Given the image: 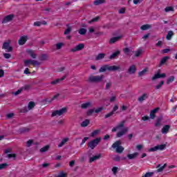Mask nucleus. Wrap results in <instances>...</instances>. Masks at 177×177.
Returning a JSON list of instances; mask_svg holds the SVG:
<instances>
[{
  "instance_id": "nucleus-1",
  "label": "nucleus",
  "mask_w": 177,
  "mask_h": 177,
  "mask_svg": "<svg viewBox=\"0 0 177 177\" xmlns=\"http://www.w3.org/2000/svg\"><path fill=\"white\" fill-rule=\"evenodd\" d=\"M120 68L117 66L104 65L99 69V73H104L106 71H117Z\"/></svg>"
},
{
  "instance_id": "nucleus-2",
  "label": "nucleus",
  "mask_w": 177,
  "mask_h": 177,
  "mask_svg": "<svg viewBox=\"0 0 177 177\" xmlns=\"http://www.w3.org/2000/svg\"><path fill=\"white\" fill-rule=\"evenodd\" d=\"M104 78V75H96V76L91 75V76L88 77V82H95V83L102 82V81H103Z\"/></svg>"
},
{
  "instance_id": "nucleus-3",
  "label": "nucleus",
  "mask_w": 177,
  "mask_h": 177,
  "mask_svg": "<svg viewBox=\"0 0 177 177\" xmlns=\"http://www.w3.org/2000/svg\"><path fill=\"white\" fill-rule=\"evenodd\" d=\"M101 140V138H97L94 140H92L87 144V147H89L90 149H91V150H93V149H95V147H96V146H97V145L100 143Z\"/></svg>"
},
{
  "instance_id": "nucleus-4",
  "label": "nucleus",
  "mask_w": 177,
  "mask_h": 177,
  "mask_svg": "<svg viewBox=\"0 0 177 177\" xmlns=\"http://www.w3.org/2000/svg\"><path fill=\"white\" fill-rule=\"evenodd\" d=\"M121 140H118L112 145L113 149H116V153H121L124 151V148L121 146Z\"/></svg>"
},
{
  "instance_id": "nucleus-5",
  "label": "nucleus",
  "mask_w": 177,
  "mask_h": 177,
  "mask_svg": "<svg viewBox=\"0 0 177 177\" xmlns=\"http://www.w3.org/2000/svg\"><path fill=\"white\" fill-rule=\"evenodd\" d=\"M2 49H5L6 52H12L13 47L10 46V40H8L3 44Z\"/></svg>"
},
{
  "instance_id": "nucleus-6",
  "label": "nucleus",
  "mask_w": 177,
  "mask_h": 177,
  "mask_svg": "<svg viewBox=\"0 0 177 177\" xmlns=\"http://www.w3.org/2000/svg\"><path fill=\"white\" fill-rule=\"evenodd\" d=\"M66 111H67V108H62L59 110L54 111L51 115L52 117H56V115H63Z\"/></svg>"
},
{
  "instance_id": "nucleus-7",
  "label": "nucleus",
  "mask_w": 177,
  "mask_h": 177,
  "mask_svg": "<svg viewBox=\"0 0 177 177\" xmlns=\"http://www.w3.org/2000/svg\"><path fill=\"white\" fill-rule=\"evenodd\" d=\"M167 147V145H160L149 149V151H157V150H164Z\"/></svg>"
},
{
  "instance_id": "nucleus-8",
  "label": "nucleus",
  "mask_w": 177,
  "mask_h": 177,
  "mask_svg": "<svg viewBox=\"0 0 177 177\" xmlns=\"http://www.w3.org/2000/svg\"><path fill=\"white\" fill-rule=\"evenodd\" d=\"M85 48V44H80L75 46L74 48L71 49V52H78L80 50H82Z\"/></svg>"
},
{
  "instance_id": "nucleus-9",
  "label": "nucleus",
  "mask_w": 177,
  "mask_h": 177,
  "mask_svg": "<svg viewBox=\"0 0 177 177\" xmlns=\"http://www.w3.org/2000/svg\"><path fill=\"white\" fill-rule=\"evenodd\" d=\"M13 19H15V15L10 14L4 17V19L2 21V23L3 24H5L6 23H8V21H12Z\"/></svg>"
},
{
  "instance_id": "nucleus-10",
  "label": "nucleus",
  "mask_w": 177,
  "mask_h": 177,
  "mask_svg": "<svg viewBox=\"0 0 177 177\" xmlns=\"http://www.w3.org/2000/svg\"><path fill=\"white\" fill-rule=\"evenodd\" d=\"M27 39H28V37L26 35L21 36L18 40L19 45H24L27 42Z\"/></svg>"
},
{
  "instance_id": "nucleus-11",
  "label": "nucleus",
  "mask_w": 177,
  "mask_h": 177,
  "mask_svg": "<svg viewBox=\"0 0 177 177\" xmlns=\"http://www.w3.org/2000/svg\"><path fill=\"white\" fill-rule=\"evenodd\" d=\"M167 77V75L165 73H157L155 74L153 77H152V81H154L155 80H158V78H165Z\"/></svg>"
},
{
  "instance_id": "nucleus-12",
  "label": "nucleus",
  "mask_w": 177,
  "mask_h": 177,
  "mask_svg": "<svg viewBox=\"0 0 177 177\" xmlns=\"http://www.w3.org/2000/svg\"><path fill=\"white\" fill-rule=\"evenodd\" d=\"M128 129H129L128 127H125L121 131L118 132L116 134L117 138H121V136H123V135H125V133L128 132Z\"/></svg>"
},
{
  "instance_id": "nucleus-13",
  "label": "nucleus",
  "mask_w": 177,
  "mask_h": 177,
  "mask_svg": "<svg viewBox=\"0 0 177 177\" xmlns=\"http://www.w3.org/2000/svg\"><path fill=\"white\" fill-rule=\"evenodd\" d=\"M64 80H66V75L63 76L62 78L52 81L50 84L51 85H57V84H59L62 81H64Z\"/></svg>"
},
{
  "instance_id": "nucleus-14",
  "label": "nucleus",
  "mask_w": 177,
  "mask_h": 177,
  "mask_svg": "<svg viewBox=\"0 0 177 177\" xmlns=\"http://www.w3.org/2000/svg\"><path fill=\"white\" fill-rule=\"evenodd\" d=\"M149 98V93H144L140 97L138 98V102L142 103L144 100Z\"/></svg>"
},
{
  "instance_id": "nucleus-15",
  "label": "nucleus",
  "mask_w": 177,
  "mask_h": 177,
  "mask_svg": "<svg viewBox=\"0 0 177 177\" xmlns=\"http://www.w3.org/2000/svg\"><path fill=\"white\" fill-rule=\"evenodd\" d=\"M160 110V108H156L150 112V118L151 120H154L156 118V113H157Z\"/></svg>"
},
{
  "instance_id": "nucleus-16",
  "label": "nucleus",
  "mask_w": 177,
  "mask_h": 177,
  "mask_svg": "<svg viewBox=\"0 0 177 177\" xmlns=\"http://www.w3.org/2000/svg\"><path fill=\"white\" fill-rule=\"evenodd\" d=\"M121 39V36L112 37L109 40L110 45H113V44H115L118 41H120Z\"/></svg>"
},
{
  "instance_id": "nucleus-17",
  "label": "nucleus",
  "mask_w": 177,
  "mask_h": 177,
  "mask_svg": "<svg viewBox=\"0 0 177 177\" xmlns=\"http://www.w3.org/2000/svg\"><path fill=\"white\" fill-rule=\"evenodd\" d=\"M129 74H135L136 73V66L135 65H131L128 70Z\"/></svg>"
},
{
  "instance_id": "nucleus-18",
  "label": "nucleus",
  "mask_w": 177,
  "mask_h": 177,
  "mask_svg": "<svg viewBox=\"0 0 177 177\" xmlns=\"http://www.w3.org/2000/svg\"><path fill=\"white\" fill-rule=\"evenodd\" d=\"M26 52L29 54L30 57H32V59H37V54L35 53V51L32 50H26Z\"/></svg>"
},
{
  "instance_id": "nucleus-19",
  "label": "nucleus",
  "mask_w": 177,
  "mask_h": 177,
  "mask_svg": "<svg viewBox=\"0 0 177 177\" xmlns=\"http://www.w3.org/2000/svg\"><path fill=\"white\" fill-rule=\"evenodd\" d=\"M162 121V116L158 117L155 122V127L157 128L161 127V122Z\"/></svg>"
},
{
  "instance_id": "nucleus-20",
  "label": "nucleus",
  "mask_w": 177,
  "mask_h": 177,
  "mask_svg": "<svg viewBox=\"0 0 177 177\" xmlns=\"http://www.w3.org/2000/svg\"><path fill=\"white\" fill-rule=\"evenodd\" d=\"M123 52L124 53H125V55H127L129 56H131L133 53H135L134 51L131 50L129 48H124Z\"/></svg>"
},
{
  "instance_id": "nucleus-21",
  "label": "nucleus",
  "mask_w": 177,
  "mask_h": 177,
  "mask_svg": "<svg viewBox=\"0 0 177 177\" xmlns=\"http://www.w3.org/2000/svg\"><path fill=\"white\" fill-rule=\"evenodd\" d=\"M170 128H171V126L165 125L162 129V133H168V132H169Z\"/></svg>"
},
{
  "instance_id": "nucleus-22",
  "label": "nucleus",
  "mask_w": 177,
  "mask_h": 177,
  "mask_svg": "<svg viewBox=\"0 0 177 177\" xmlns=\"http://www.w3.org/2000/svg\"><path fill=\"white\" fill-rule=\"evenodd\" d=\"M138 156H139V153L136 152L132 154H128L127 157H128L129 160H133V158H136L138 157Z\"/></svg>"
},
{
  "instance_id": "nucleus-23",
  "label": "nucleus",
  "mask_w": 177,
  "mask_h": 177,
  "mask_svg": "<svg viewBox=\"0 0 177 177\" xmlns=\"http://www.w3.org/2000/svg\"><path fill=\"white\" fill-rule=\"evenodd\" d=\"M120 50H117L116 52L113 53L112 55H110L109 59L111 60L115 59V57H117L120 55Z\"/></svg>"
},
{
  "instance_id": "nucleus-24",
  "label": "nucleus",
  "mask_w": 177,
  "mask_h": 177,
  "mask_svg": "<svg viewBox=\"0 0 177 177\" xmlns=\"http://www.w3.org/2000/svg\"><path fill=\"white\" fill-rule=\"evenodd\" d=\"M88 107H92V104L91 102H86L81 105V108L84 110H85V109H88Z\"/></svg>"
},
{
  "instance_id": "nucleus-25",
  "label": "nucleus",
  "mask_w": 177,
  "mask_h": 177,
  "mask_svg": "<svg viewBox=\"0 0 177 177\" xmlns=\"http://www.w3.org/2000/svg\"><path fill=\"white\" fill-rule=\"evenodd\" d=\"M102 157V155L99 154L97 156H93L90 158L89 162H93V161H96V160H99Z\"/></svg>"
},
{
  "instance_id": "nucleus-26",
  "label": "nucleus",
  "mask_w": 177,
  "mask_h": 177,
  "mask_svg": "<svg viewBox=\"0 0 177 177\" xmlns=\"http://www.w3.org/2000/svg\"><path fill=\"white\" fill-rule=\"evenodd\" d=\"M168 59H169V57H164L161 59V61H160V62L159 64V67H161V66L165 64V63H167V61L168 60Z\"/></svg>"
},
{
  "instance_id": "nucleus-27",
  "label": "nucleus",
  "mask_w": 177,
  "mask_h": 177,
  "mask_svg": "<svg viewBox=\"0 0 177 177\" xmlns=\"http://www.w3.org/2000/svg\"><path fill=\"white\" fill-rule=\"evenodd\" d=\"M99 133H100V129H96L91 133L90 136L91 138H95V136H97Z\"/></svg>"
},
{
  "instance_id": "nucleus-28",
  "label": "nucleus",
  "mask_w": 177,
  "mask_h": 177,
  "mask_svg": "<svg viewBox=\"0 0 177 177\" xmlns=\"http://www.w3.org/2000/svg\"><path fill=\"white\" fill-rule=\"evenodd\" d=\"M90 121L88 119H86L84 121H83L82 123H81V127H82L83 128H85V127H88L90 124Z\"/></svg>"
},
{
  "instance_id": "nucleus-29",
  "label": "nucleus",
  "mask_w": 177,
  "mask_h": 177,
  "mask_svg": "<svg viewBox=\"0 0 177 177\" xmlns=\"http://www.w3.org/2000/svg\"><path fill=\"white\" fill-rule=\"evenodd\" d=\"M67 142H68V138L63 139L61 141V142L58 145V147H63V146H64V145H66V143H67Z\"/></svg>"
},
{
  "instance_id": "nucleus-30",
  "label": "nucleus",
  "mask_w": 177,
  "mask_h": 177,
  "mask_svg": "<svg viewBox=\"0 0 177 177\" xmlns=\"http://www.w3.org/2000/svg\"><path fill=\"white\" fill-rule=\"evenodd\" d=\"M174 35V32L172 30H169L168 32H167V35L166 36V38L168 41H170V39H171L172 38V36Z\"/></svg>"
},
{
  "instance_id": "nucleus-31",
  "label": "nucleus",
  "mask_w": 177,
  "mask_h": 177,
  "mask_svg": "<svg viewBox=\"0 0 177 177\" xmlns=\"http://www.w3.org/2000/svg\"><path fill=\"white\" fill-rule=\"evenodd\" d=\"M104 56H106V54H104V53H100L95 57V60H102V59H104Z\"/></svg>"
},
{
  "instance_id": "nucleus-32",
  "label": "nucleus",
  "mask_w": 177,
  "mask_h": 177,
  "mask_svg": "<svg viewBox=\"0 0 177 177\" xmlns=\"http://www.w3.org/2000/svg\"><path fill=\"white\" fill-rule=\"evenodd\" d=\"M35 107V102H30L28 105V110H32Z\"/></svg>"
},
{
  "instance_id": "nucleus-33",
  "label": "nucleus",
  "mask_w": 177,
  "mask_h": 177,
  "mask_svg": "<svg viewBox=\"0 0 177 177\" xmlns=\"http://www.w3.org/2000/svg\"><path fill=\"white\" fill-rule=\"evenodd\" d=\"M67 28L64 32V35H68L70 32H71V26H68V25H66Z\"/></svg>"
},
{
  "instance_id": "nucleus-34",
  "label": "nucleus",
  "mask_w": 177,
  "mask_h": 177,
  "mask_svg": "<svg viewBox=\"0 0 177 177\" xmlns=\"http://www.w3.org/2000/svg\"><path fill=\"white\" fill-rule=\"evenodd\" d=\"M175 9L172 6H168L165 8V12H174Z\"/></svg>"
},
{
  "instance_id": "nucleus-35",
  "label": "nucleus",
  "mask_w": 177,
  "mask_h": 177,
  "mask_svg": "<svg viewBox=\"0 0 177 177\" xmlns=\"http://www.w3.org/2000/svg\"><path fill=\"white\" fill-rule=\"evenodd\" d=\"M101 3H104V0H95L93 2V4L95 5V6H97L98 5H101Z\"/></svg>"
},
{
  "instance_id": "nucleus-36",
  "label": "nucleus",
  "mask_w": 177,
  "mask_h": 177,
  "mask_svg": "<svg viewBox=\"0 0 177 177\" xmlns=\"http://www.w3.org/2000/svg\"><path fill=\"white\" fill-rule=\"evenodd\" d=\"M25 66L27 67L30 66V64H32V59H26L24 62Z\"/></svg>"
},
{
  "instance_id": "nucleus-37",
  "label": "nucleus",
  "mask_w": 177,
  "mask_h": 177,
  "mask_svg": "<svg viewBox=\"0 0 177 177\" xmlns=\"http://www.w3.org/2000/svg\"><path fill=\"white\" fill-rule=\"evenodd\" d=\"M40 60H41L42 62L45 61V60H48V55L41 54L40 56Z\"/></svg>"
},
{
  "instance_id": "nucleus-38",
  "label": "nucleus",
  "mask_w": 177,
  "mask_h": 177,
  "mask_svg": "<svg viewBox=\"0 0 177 177\" xmlns=\"http://www.w3.org/2000/svg\"><path fill=\"white\" fill-rule=\"evenodd\" d=\"M21 88H22V91H30V89H31V85L26 84L23 87H21Z\"/></svg>"
},
{
  "instance_id": "nucleus-39",
  "label": "nucleus",
  "mask_w": 177,
  "mask_h": 177,
  "mask_svg": "<svg viewBox=\"0 0 177 177\" xmlns=\"http://www.w3.org/2000/svg\"><path fill=\"white\" fill-rule=\"evenodd\" d=\"M149 28H150V25H149V24L142 25L140 27V29L142 30L143 31H145L146 30H149Z\"/></svg>"
},
{
  "instance_id": "nucleus-40",
  "label": "nucleus",
  "mask_w": 177,
  "mask_h": 177,
  "mask_svg": "<svg viewBox=\"0 0 177 177\" xmlns=\"http://www.w3.org/2000/svg\"><path fill=\"white\" fill-rule=\"evenodd\" d=\"M79 34H80V35H85V34H86V29H85V28H80L79 30Z\"/></svg>"
},
{
  "instance_id": "nucleus-41",
  "label": "nucleus",
  "mask_w": 177,
  "mask_h": 177,
  "mask_svg": "<svg viewBox=\"0 0 177 177\" xmlns=\"http://www.w3.org/2000/svg\"><path fill=\"white\" fill-rule=\"evenodd\" d=\"M49 150V145H46L40 149L41 153H45Z\"/></svg>"
},
{
  "instance_id": "nucleus-42",
  "label": "nucleus",
  "mask_w": 177,
  "mask_h": 177,
  "mask_svg": "<svg viewBox=\"0 0 177 177\" xmlns=\"http://www.w3.org/2000/svg\"><path fill=\"white\" fill-rule=\"evenodd\" d=\"M39 65H41V62L37 60H32V66L33 67H35V66H39Z\"/></svg>"
},
{
  "instance_id": "nucleus-43",
  "label": "nucleus",
  "mask_w": 177,
  "mask_h": 177,
  "mask_svg": "<svg viewBox=\"0 0 177 177\" xmlns=\"http://www.w3.org/2000/svg\"><path fill=\"white\" fill-rule=\"evenodd\" d=\"M64 46V43H58L56 44V49L57 50H59L62 47Z\"/></svg>"
},
{
  "instance_id": "nucleus-44",
  "label": "nucleus",
  "mask_w": 177,
  "mask_h": 177,
  "mask_svg": "<svg viewBox=\"0 0 177 177\" xmlns=\"http://www.w3.org/2000/svg\"><path fill=\"white\" fill-rule=\"evenodd\" d=\"M164 85V81H161L158 85L155 86L156 89H160V88Z\"/></svg>"
},
{
  "instance_id": "nucleus-45",
  "label": "nucleus",
  "mask_w": 177,
  "mask_h": 177,
  "mask_svg": "<svg viewBox=\"0 0 177 177\" xmlns=\"http://www.w3.org/2000/svg\"><path fill=\"white\" fill-rule=\"evenodd\" d=\"M167 167V163H165L163 166L160 167L159 169H157V172H162L165 167Z\"/></svg>"
},
{
  "instance_id": "nucleus-46",
  "label": "nucleus",
  "mask_w": 177,
  "mask_h": 177,
  "mask_svg": "<svg viewBox=\"0 0 177 177\" xmlns=\"http://www.w3.org/2000/svg\"><path fill=\"white\" fill-rule=\"evenodd\" d=\"M8 158H16L17 157V155L16 153H9L7 155Z\"/></svg>"
},
{
  "instance_id": "nucleus-47",
  "label": "nucleus",
  "mask_w": 177,
  "mask_h": 177,
  "mask_svg": "<svg viewBox=\"0 0 177 177\" xmlns=\"http://www.w3.org/2000/svg\"><path fill=\"white\" fill-rule=\"evenodd\" d=\"M95 111V109H89L86 112V115L91 116L92 114H93V112Z\"/></svg>"
},
{
  "instance_id": "nucleus-48",
  "label": "nucleus",
  "mask_w": 177,
  "mask_h": 177,
  "mask_svg": "<svg viewBox=\"0 0 177 177\" xmlns=\"http://www.w3.org/2000/svg\"><path fill=\"white\" fill-rule=\"evenodd\" d=\"M28 107H24L22 108L19 110V113H28Z\"/></svg>"
},
{
  "instance_id": "nucleus-49",
  "label": "nucleus",
  "mask_w": 177,
  "mask_h": 177,
  "mask_svg": "<svg viewBox=\"0 0 177 177\" xmlns=\"http://www.w3.org/2000/svg\"><path fill=\"white\" fill-rule=\"evenodd\" d=\"M154 175V173L153 172H147L145 174V176H142V177H151Z\"/></svg>"
},
{
  "instance_id": "nucleus-50",
  "label": "nucleus",
  "mask_w": 177,
  "mask_h": 177,
  "mask_svg": "<svg viewBox=\"0 0 177 177\" xmlns=\"http://www.w3.org/2000/svg\"><path fill=\"white\" fill-rule=\"evenodd\" d=\"M142 50L140 49L136 51V54H135L136 57H139V56H140V55H142Z\"/></svg>"
},
{
  "instance_id": "nucleus-51",
  "label": "nucleus",
  "mask_w": 177,
  "mask_h": 177,
  "mask_svg": "<svg viewBox=\"0 0 177 177\" xmlns=\"http://www.w3.org/2000/svg\"><path fill=\"white\" fill-rule=\"evenodd\" d=\"M174 80H175V77L171 76L170 77L168 78L167 80V84H171V82H174Z\"/></svg>"
},
{
  "instance_id": "nucleus-52",
  "label": "nucleus",
  "mask_w": 177,
  "mask_h": 177,
  "mask_svg": "<svg viewBox=\"0 0 177 177\" xmlns=\"http://www.w3.org/2000/svg\"><path fill=\"white\" fill-rule=\"evenodd\" d=\"M111 85H113V84H111V82L106 83V86H105V89L106 91H108L109 89H110V88H111Z\"/></svg>"
},
{
  "instance_id": "nucleus-53",
  "label": "nucleus",
  "mask_w": 177,
  "mask_h": 177,
  "mask_svg": "<svg viewBox=\"0 0 177 177\" xmlns=\"http://www.w3.org/2000/svg\"><path fill=\"white\" fill-rule=\"evenodd\" d=\"M33 142L34 141L32 140H28L26 142L27 147H31V145H32Z\"/></svg>"
},
{
  "instance_id": "nucleus-54",
  "label": "nucleus",
  "mask_w": 177,
  "mask_h": 177,
  "mask_svg": "<svg viewBox=\"0 0 177 177\" xmlns=\"http://www.w3.org/2000/svg\"><path fill=\"white\" fill-rule=\"evenodd\" d=\"M99 19H100L99 17H96L93 19H91V21H89L88 23L91 24V23H95V21H99Z\"/></svg>"
},
{
  "instance_id": "nucleus-55",
  "label": "nucleus",
  "mask_w": 177,
  "mask_h": 177,
  "mask_svg": "<svg viewBox=\"0 0 177 177\" xmlns=\"http://www.w3.org/2000/svg\"><path fill=\"white\" fill-rule=\"evenodd\" d=\"M147 72V69L145 68L142 71L139 72L140 77H142V75H145V73Z\"/></svg>"
},
{
  "instance_id": "nucleus-56",
  "label": "nucleus",
  "mask_w": 177,
  "mask_h": 177,
  "mask_svg": "<svg viewBox=\"0 0 177 177\" xmlns=\"http://www.w3.org/2000/svg\"><path fill=\"white\" fill-rule=\"evenodd\" d=\"M42 25V22L41 21H36L34 22L33 26H35V27H39Z\"/></svg>"
},
{
  "instance_id": "nucleus-57",
  "label": "nucleus",
  "mask_w": 177,
  "mask_h": 177,
  "mask_svg": "<svg viewBox=\"0 0 177 177\" xmlns=\"http://www.w3.org/2000/svg\"><path fill=\"white\" fill-rule=\"evenodd\" d=\"M104 108H103V106H101L100 108H97V109L94 110L95 113H96L97 114L100 113V111H102V110H104Z\"/></svg>"
},
{
  "instance_id": "nucleus-58",
  "label": "nucleus",
  "mask_w": 177,
  "mask_h": 177,
  "mask_svg": "<svg viewBox=\"0 0 177 177\" xmlns=\"http://www.w3.org/2000/svg\"><path fill=\"white\" fill-rule=\"evenodd\" d=\"M3 56L5 59H10V57H12V55L9 53H3Z\"/></svg>"
},
{
  "instance_id": "nucleus-59",
  "label": "nucleus",
  "mask_w": 177,
  "mask_h": 177,
  "mask_svg": "<svg viewBox=\"0 0 177 177\" xmlns=\"http://www.w3.org/2000/svg\"><path fill=\"white\" fill-rule=\"evenodd\" d=\"M21 132L24 133V132H28L30 131V129L27 127H24L20 129Z\"/></svg>"
},
{
  "instance_id": "nucleus-60",
  "label": "nucleus",
  "mask_w": 177,
  "mask_h": 177,
  "mask_svg": "<svg viewBox=\"0 0 177 177\" xmlns=\"http://www.w3.org/2000/svg\"><path fill=\"white\" fill-rule=\"evenodd\" d=\"M7 166H8L7 163L0 164V169H5V168H6Z\"/></svg>"
},
{
  "instance_id": "nucleus-61",
  "label": "nucleus",
  "mask_w": 177,
  "mask_h": 177,
  "mask_svg": "<svg viewBox=\"0 0 177 177\" xmlns=\"http://www.w3.org/2000/svg\"><path fill=\"white\" fill-rule=\"evenodd\" d=\"M117 171H118V167H113L112 168V172L113 173V175H116Z\"/></svg>"
},
{
  "instance_id": "nucleus-62",
  "label": "nucleus",
  "mask_w": 177,
  "mask_h": 177,
  "mask_svg": "<svg viewBox=\"0 0 177 177\" xmlns=\"http://www.w3.org/2000/svg\"><path fill=\"white\" fill-rule=\"evenodd\" d=\"M124 124H125L124 120H123L122 122H121L117 126V128H118V129H120V128L124 127Z\"/></svg>"
},
{
  "instance_id": "nucleus-63",
  "label": "nucleus",
  "mask_w": 177,
  "mask_h": 177,
  "mask_svg": "<svg viewBox=\"0 0 177 177\" xmlns=\"http://www.w3.org/2000/svg\"><path fill=\"white\" fill-rule=\"evenodd\" d=\"M114 113L111 111L109 113L105 115V118H109V117H111V115H113Z\"/></svg>"
},
{
  "instance_id": "nucleus-64",
  "label": "nucleus",
  "mask_w": 177,
  "mask_h": 177,
  "mask_svg": "<svg viewBox=\"0 0 177 177\" xmlns=\"http://www.w3.org/2000/svg\"><path fill=\"white\" fill-rule=\"evenodd\" d=\"M59 177H67V174H66L64 172H61L59 175H58Z\"/></svg>"
}]
</instances>
